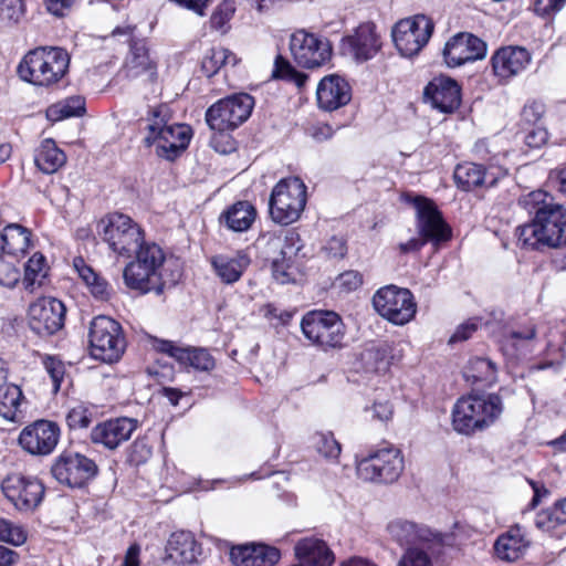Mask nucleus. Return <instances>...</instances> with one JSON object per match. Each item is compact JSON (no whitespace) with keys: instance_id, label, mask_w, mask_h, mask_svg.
<instances>
[{"instance_id":"obj_1","label":"nucleus","mask_w":566,"mask_h":566,"mask_svg":"<svg viewBox=\"0 0 566 566\" xmlns=\"http://www.w3.org/2000/svg\"><path fill=\"white\" fill-rule=\"evenodd\" d=\"M520 203L532 220L516 229L518 244L526 250H543L566 245V208L554 202L545 191L524 196Z\"/></svg>"},{"instance_id":"obj_2","label":"nucleus","mask_w":566,"mask_h":566,"mask_svg":"<svg viewBox=\"0 0 566 566\" xmlns=\"http://www.w3.org/2000/svg\"><path fill=\"white\" fill-rule=\"evenodd\" d=\"M503 409V400L497 394L461 397L452 409V427L461 434L471 436L495 423Z\"/></svg>"},{"instance_id":"obj_3","label":"nucleus","mask_w":566,"mask_h":566,"mask_svg":"<svg viewBox=\"0 0 566 566\" xmlns=\"http://www.w3.org/2000/svg\"><path fill=\"white\" fill-rule=\"evenodd\" d=\"M168 120L166 105L154 107L147 118L143 144L146 148L155 147L158 157L175 160L187 148L191 134L189 126L169 125Z\"/></svg>"},{"instance_id":"obj_4","label":"nucleus","mask_w":566,"mask_h":566,"mask_svg":"<svg viewBox=\"0 0 566 566\" xmlns=\"http://www.w3.org/2000/svg\"><path fill=\"white\" fill-rule=\"evenodd\" d=\"M66 50L57 46H39L30 50L17 67L20 78L38 86H50L64 77L70 66Z\"/></svg>"},{"instance_id":"obj_5","label":"nucleus","mask_w":566,"mask_h":566,"mask_svg":"<svg viewBox=\"0 0 566 566\" xmlns=\"http://www.w3.org/2000/svg\"><path fill=\"white\" fill-rule=\"evenodd\" d=\"M136 260L130 261L124 269L125 284L142 293L155 292L160 295L164 292L160 269L165 261V254L156 243H145L135 251Z\"/></svg>"},{"instance_id":"obj_6","label":"nucleus","mask_w":566,"mask_h":566,"mask_svg":"<svg viewBox=\"0 0 566 566\" xmlns=\"http://www.w3.org/2000/svg\"><path fill=\"white\" fill-rule=\"evenodd\" d=\"M88 343L92 357L108 364L118 361L126 348L120 324L105 315L91 321Z\"/></svg>"},{"instance_id":"obj_7","label":"nucleus","mask_w":566,"mask_h":566,"mask_svg":"<svg viewBox=\"0 0 566 566\" xmlns=\"http://www.w3.org/2000/svg\"><path fill=\"white\" fill-rule=\"evenodd\" d=\"M306 205V186L297 177L281 179L273 188L269 201L271 219L281 226L298 220Z\"/></svg>"},{"instance_id":"obj_8","label":"nucleus","mask_w":566,"mask_h":566,"mask_svg":"<svg viewBox=\"0 0 566 566\" xmlns=\"http://www.w3.org/2000/svg\"><path fill=\"white\" fill-rule=\"evenodd\" d=\"M98 235L118 255L129 258L144 242L140 227L123 213H111L97 224Z\"/></svg>"},{"instance_id":"obj_9","label":"nucleus","mask_w":566,"mask_h":566,"mask_svg":"<svg viewBox=\"0 0 566 566\" xmlns=\"http://www.w3.org/2000/svg\"><path fill=\"white\" fill-rule=\"evenodd\" d=\"M405 469L400 449L386 444L370 452L357 463V475L369 482H396Z\"/></svg>"},{"instance_id":"obj_10","label":"nucleus","mask_w":566,"mask_h":566,"mask_svg":"<svg viewBox=\"0 0 566 566\" xmlns=\"http://www.w3.org/2000/svg\"><path fill=\"white\" fill-rule=\"evenodd\" d=\"M303 335L323 348L342 347L345 326L340 316L332 311H311L301 321Z\"/></svg>"},{"instance_id":"obj_11","label":"nucleus","mask_w":566,"mask_h":566,"mask_svg":"<svg viewBox=\"0 0 566 566\" xmlns=\"http://www.w3.org/2000/svg\"><path fill=\"white\" fill-rule=\"evenodd\" d=\"M253 107L250 94H233L212 104L206 112V122L216 132L233 130L250 117Z\"/></svg>"},{"instance_id":"obj_12","label":"nucleus","mask_w":566,"mask_h":566,"mask_svg":"<svg viewBox=\"0 0 566 566\" xmlns=\"http://www.w3.org/2000/svg\"><path fill=\"white\" fill-rule=\"evenodd\" d=\"M373 306L380 316L396 325L409 323L417 311L412 293L396 285L379 289L373 296Z\"/></svg>"},{"instance_id":"obj_13","label":"nucleus","mask_w":566,"mask_h":566,"mask_svg":"<svg viewBox=\"0 0 566 566\" xmlns=\"http://www.w3.org/2000/svg\"><path fill=\"white\" fill-rule=\"evenodd\" d=\"M96 463L77 452L64 451L53 462L51 473L61 484L82 488L97 474Z\"/></svg>"},{"instance_id":"obj_14","label":"nucleus","mask_w":566,"mask_h":566,"mask_svg":"<svg viewBox=\"0 0 566 566\" xmlns=\"http://www.w3.org/2000/svg\"><path fill=\"white\" fill-rule=\"evenodd\" d=\"M433 22L423 14L400 20L392 29V40L403 56H413L427 44Z\"/></svg>"},{"instance_id":"obj_15","label":"nucleus","mask_w":566,"mask_h":566,"mask_svg":"<svg viewBox=\"0 0 566 566\" xmlns=\"http://www.w3.org/2000/svg\"><path fill=\"white\" fill-rule=\"evenodd\" d=\"M290 51L295 63L305 69H316L324 65L332 56L328 40L297 30L290 36Z\"/></svg>"},{"instance_id":"obj_16","label":"nucleus","mask_w":566,"mask_h":566,"mask_svg":"<svg viewBox=\"0 0 566 566\" xmlns=\"http://www.w3.org/2000/svg\"><path fill=\"white\" fill-rule=\"evenodd\" d=\"M4 496L22 512L35 510L43 500L44 486L34 476L20 473L8 475L1 484Z\"/></svg>"},{"instance_id":"obj_17","label":"nucleus","mask_w":566,"mask_h":566,"mask_svg":"<svg viewBox=\"0 0 566 566\" xmlns=\"http://www.w3.org/2000/svg\"><path fill=\"white\" fill-rule=\"evenodd\" d=\"M66 308L54 297H41L28 311L29 326L42 337L51 336L64 326Z\"/></svg>"},{"instance_id":"obj_18","label":"nucleus","mask_w":566,"mask_h":566,"mask_svg":"<svg viewBox=\"0 0 566 566\" xmlns=\"http://www.w3.org/2000/svg\"><path fill=\"white\" fill-rule=\"evenodd\" d=\"M387 532L390 537L401 546H424L430 549L434 546H443L446 536L433 532L426 525L406 520H394L388 523Z\"/></svg>"},{"instance_id":"obj_19","label":"nucleus","mask_w":566,"mask_h":566,"mask_svg":"<svg viewBox=\"0 0 566 566\" xmlns=\"http://www.w3.org/2000/svg\"><path fill=\"white\" fill-rule=\"evenodd\" d=\"M60 436V427L55 422L36 420L20 432L19 443L30 454L48 455L56 448Z\"/></svg>"},{"instance_id":"obj_20","label":"nucleus","mask_w":566,"mask_h":566,"mask_svg":"<svg viewBox=\"0 0 566 566\" xmlns=\"http://www.w3.org/2000/svg\"><path fill=\"white\" fill-rule=\"evenodd\" d=\"M413 202L417 211L418 233L434 245L448 241L451 237V230L436 205L423 197H417Z\"/></svg>"},{"instance_id":"obj_21","label":"nucleus","mask_w":566,"mask_h":566,"mask_svg":"<svg viewBox=\"0 0 566 566\" xmlns=\"http://www.w3.org/2000/svg\"><path fill=\"white\" fill-rule=\"evenodd\" d=\"M486 55V44L471 33H458L444 45L443 59L449 67L482 60Z\"/></svg>"},{"instance_id":"obj_22","label":"nucleus","mask_w":566,"mask_h":566,"mask_svg":"<svg viewBox=\"0 0 566 566\" xmlns=\"http://www.w3.org/2000/svg\"><path fill=\"white\" fill-rule=\"evenodd\" d=\"M423 101L443 114H451L461 104V88L448 76L433 77L423 90Z\"/></svg>"},{"instance_id":"obj_23","label":"nucleus","mask_w":566,"mask_h":566,"mask_svg":"<svg viewBox=\"0 0 566 566\" xmlns=\"http://www.w3.org/2000/svg\"><path fill=\"white\" fill-rule=\"evenodd\" d=\"M506 174L501 166L491 165L485 168L479 164L463 163L455 167L453 177L459 188L470 191L478 187L492 188Z\"/></svg>"},{"instance_id":"obj_24","label":"nucleus","mask_w":566,"mask_h":566,"mask_svg":"<svg viewBox=\"0 0 566 566\" xmlns=\"http://www.w3.org/2000/svg\"><path fill=\"white\" fill-rule=\"evenodd\" d=\"M134 31L135 27L132 25L117 27L113 31L114 35H129L130 51L125 61L127 75L137 77L146 74L150 80H154L157 74L156 63L150 57L145 41L134 39Z\"/></svg>"},{"instance_id":"obj_25","label":"nucleus","mask_w":566,"mask_h":566,"mask_svg":"<svg viewBox=\"0 0 566 566\" xmlns=\"http://www.w3.org/2000/svg\"><path fill=\"white\" fill-rule=\"evenodd\" d=\"M137 428V420L127 417L111 419L98 423L91 431L93 443L102 444L109 450L118 448L127 441Z\"/></svg>"},{"instance_id":"obj_26","label":"nucleus","mask_w":566,"mask_h":566,"mask_svg":"<svg viewBox=\"0 0 566 566\" xmlns=\"http://www.w3.org/2000/svg\"><path fill=\"white\" fill-rule=\"evenodd\" d=\"M316 99L321 109L326 112L336 111L350 102V85L337 74L326 75L317 85Z\"/></svg>"},{"instance_id":"obj_27","label":"nucleus","mask_w":566,"mask_h":566,"mask_svg":"<svg viewBox=\"0 0 566 566\" xmlns=\"http://www.w3.org/2000/svg\"><path fill=\"white\" fill-rule=\"evenodd\" d=\"M153 346L156 350L175 358L180 365L191 366L198 370H211L214 367V359L207 349L182 348L172 342L155 338Z\"/></svg>"},{"instance_id":"obj_28","label":"nucleus","mask_w":566,"mask_h":566,"mask_svg":"<svg viewBox=\"0 0 566 566\" xmlns=\"http://www.w3.org/2000/svg\"><path fill=\"white\" fill-rule=\"evenodd\" d=\"M531 62V54L521 46L502 48L492 56L494 74L503 80L523 72Z\"/></svg>"},{"instance_id":"obj_29","label":"nucleus","mask_w":566,"mask_h":566,"mask_svg":"<svg viewBox=\"0 0 566 566\" xmlns=\"http://www.w3.org/2000/svg\"><path fill=\"white\" fill-rule=\"evenodd\" d=\"M294 553L301 566H332L335 560L334 553L326 542L316 536L298 539L294 546Z\"/></svg>"},{"instance_id":"obj_30","label":"nucleus","mask_w":566,"mask_h":566,"mask_svg":"<svg viewBox=\"0 0 566 566\" xmlns=\"http://www.w3.org/2000/svg\"><path fill=\"white\" fill-rule=\"evenodd\" d=\"M214 274L224 284L238 282L251 263V259L243 250L232 254H217L210 260Z\"/></svg>"},{"instance_id":"obj_31","label":"nucleus","mask_w":566,"mask_h":566,"mask_svg":"<svg viewBox=\"0 0 566 566\" xmlns=\"http://www.w3.org/2000/svg\"><path fill=\"white\" fill-rule=\"evenodd\" d=\"M230 557L237 566H273L280 559V551L263 544L240 546L231 549Z\"/></svg>"},{"instance_id":"obj_32","label":"nucleus","mask_w":566,"mask_h":566,"mask_svg":"<svg viewBox=\"0 0 566 566\" xmlns=\"http://www.w3.org/2000/svg\"><path fill=\"white\" fill-rule=\"evenodd\" d=\"M375 24L363 23L346 39L349 52L357 61L371 59L380 49L379 38Z\"/></svg>"},{"instance_id":"obj_33","label":"nucleus","mask_w":566,"mask_h":566,"mask_svg":"<svg viewBox=\"0 0 566 566\" xmlns=\"http://www.w3.org/2000/svg\"><path fill=\"white\" fill-rule=\"evenodd\" d=\"M31 243V231L18 224H8L0 232V253L8 259H18L28 251Z\"/></svg>"},{"instance_id":"obj_34","label":"nucleus","mask_w":566,"mask_h":566,"mask_svg":"<svg viewBox=\"0 0 566 566\" xmlns=\"http://www.w3.org/2000/svg\"><path fill=\"white\" fill-rule=\"evenodd\" d=\"M528 546L530 542L525 538L522 527L515 525L496 539L494 551L500 559L515 562L525 554Z\"/></svg>"},{"instance_id":"obj_35","label":"nucleus","mask_w":566,"mask_h":566,"mask_svg":"<svg viewBox=\"0 0 566 566\" xmlns=\"http://www.w3.org/2000/svg\"><path fill=\"white\" fill-rule=\"evenodd\" d=\"M167 551L169 557L176 563L190 565L201 554V546L197 543L191 532L179 531L171 534Z\"/></svg>"},{"instance_id":"obj_36","label":"nucleus","mask_w":566,"mask_h":566,"mask_svg":"<svg viewBox=\"0 0 566 566\" xmlns=\"http://www.w3.org/2000/svg\"><path fill=\"white\" fill-rule=\"evenodd\" d=\"M256 217L255 208L248 201H238L221 216L220 222L233 232L248 231Z\"/></svg>"},{"instance_id":"obj_37","label":"nucleus","mask_w":566,"mask_h":566,"mask_svg":"<svg viewBox=\"0 0 566 566\" xmlns=\"http://www.w3.org/2000/svg\"><path fill=\"white\" fill-rule=\"evenodd\" d=\"M73 265L96 300L108 301L111 298L113 289L108 282L87 265L82 258H75Z\"/></svg>"},{"instance_id":"obj_38","label":"nucleus","mask_w":566,"mask_h":566,"mask_svg":"<svg viewBox=\"0 0 566 566\" xmlns=\"http://www.w3.org/2000/svg\"><path fill=\"white\" fill-rule=\"evenodd\" d=\"M65 161V154L52 139H44L35 150L34 163L44 174L50 175L56 172Z\"/></svg>"},{"instance_id":"obj_39","label":"nucleus","mask_w":566,"mask_h":566,"mask_svg":"<svg viewBox=\"0 0 566 566\" xmlns=\"http://www.w3.org/2000/svg\"><path fill=\"white\" fill-rule=\"evenodd\" d=\"M23 394L19 386L9 382L0 385V416L8 421H15Z\"/></svg>"},{"instance_id":"obj_40","label":"nucleus","mask_w":566,"mask_h":566,"mask_svg":"<svg viewBox=\"0 0 566 566\" xmlns=\"http://www.w3.org/2000/svg\"><path fill=\"white\" fill-rule=\"evenodd\" d=\"M85 113V101L82 96H71L51 105L46 109L49 120L57 122L70 117H78Z\"/></svg>"},{"instance_id":"obj_41","label":"nucleus","mask_w":566,"mask_h":566,"mask_svg":"<svg viewBox=\"0 0 566 566\" xmlns=\"http://www.w3.org/2000/svg\"><path fill=\"white\" fill-rule=\"evenodd\" d=\"M48 274V265L44 255L34 253L24 265V289L32 292L43 284Z\"/></svg>"},{"instance_id":"obj_42","label":"nucleus","mask_w":566,"mask_h":566,"mask_svg":"<svg viewBox=\"0 0 566 566\" xmlns=\"http://www.w3.org/2000/svg\"><path fill=\"white\" fill-rule=\"evenodd\" d=\"M237 63L235 55L228 49L218 46L212 48L205 54L201 62L202 73L211 77L218 73V71L228 64L234 65Z\"/></svg>"},{"instance_id":"obj_43","label":"nucleus","mask_w":566,"mask_h":566,"mask_svg":"<svg viewBox=\"0 0 566 566\" xmlns=\"http://www.w3.org/2000/svg\"><path fill=\"white\" fill-rule=\"evenodd\" d=\"M361 361L367 373H386L390 365L389 347L381 344L366 348L361 353Z\"/></svg>"},{"instance_id":"obj_44","label":"nucleus","mask_w":566,"mask_h":566,"mask_svg":"<svg viewBox=\"0 0 566 566\" xmlns=\"http://www.w3.org/2000/svg\"><path fill=\"white\" fill-rule=\"evenodd\" d=\"M464 376L473 382L492 384L496 378V366L488 358L474 357L469 360Z\"/></svg>"},{"instance_id":"obj_45","label":"nucleus","mask_w":566,"mask_h":566,"mask_svg":"<svg viewBox=\"0 0 566 566\" xmlns=\"http://www.w3.org/2000/svg\"><path fill=\"white\" fill-rule=\"evenodd\" d=\"M442 546L426 548L424 546L408 547L401 555L397 566H433L432 557L439 554Z\"/></svg>"},{"instance_id":"obj_46","label":"nucleus","mask_w":566,"mask_h":566,"mask_svg":"<svg viewBox=\"0 0 566 566\" xmlns=\"http://www.w3.org/2000/svg\"><path fill=\"white\" fill-rule=\"evenodd\" d=\"M272 76L274 78L292 82L297 87H302L308 78L306 74L296 71L294 66L282 55H277L275 57Z\"/></svg>"},{"instance_id":"obj_47","label":"nucleus","mask_w":566,"mask_h":566,"mask_svg":"<svg viewBox=\"0 0 566 566\" xmlns=\"http://www.w3.org/2000/svg\"><path fill=\"white\" fill-rule=\"evenodd\" d=\"M536 337V328L533 324H527L518 329L505 332L501 343L505 348L518 349Z\"/></svg>"},{"instance_id":"obj_48","label":"nucleus","mask_w":566,"mask_h":566,"mask_svg":"<svg viewBox=\"0 0 566 566\" xmlns=\"http://www.w3.org/2000/svg\"><path fill=\"white\" fill-rule=\"evenodd\" d=\"M23 13V0H0V27L17 23Z\"/></svg>"},{"instance_id":"obj_49","label":"nucleus","mask_w":566,"mask_h":566,"mask_svg":"<svg viewBox=\"0 0 566 566\" xmlns=\"http://www.w3.org/2000/svg\"><path fill=\"white\" fill-rule=\"evenodd\" d=\"M92 420V410L82 403L70 409L66 415V423L71 430L85 429L91 424Z\"/></svg>"},{"instance_id":"obj_50","label":"nucleus","mask_w":566,"mask_h":566,"mask_svg":"<svg viewBox=\"0 0 566 566\" xmlns=\"http://www.w3.org/2000/svg\"><path fill=\"white\" fill-rule=\"evenodd\" d=\"M315 448L319 454L328 460H335L340 453V444L332 433H317L315 436Z\"/></svg>"},{"instance_id":"obj_51","label":"nucleus","mask_w":566,"mask_h":566,"mask_svg":"<svg viewBox=\"0 0 566 566\" xmlns=\"http://www.w3.org/2000/svg\"><path fill=\"white\" fill-rule=\"evenodd\" d=\"M234 11L235 7L233 1H223L210 18L211 28L224 33L227 31V24L233 17Z\"/></svg>"},{"instance_id":"obj_52","label":"nucleus","mask_w":566,"mask_h":566,"mask_svg":"<svg viewBox=\"0 0 566 566\" xmlns=\"http://www.w3.org/2000/svg\"><path fill=\"white\" fill-rule=\"evenodd\" d=\"M20 280V270L12 260L0 253V286L12 289Z\"/></svg>"},{"instance_id":"obj_53","label":"nucleus","mask_w":566,"mask_h":566,"mask_svg":"<svg viewBox=\"0 0 566 566\" xmlns=\"http://www.w3.org/2000/svg\"><path fill=\"white\" fill-rule=\"evenodd\" d=\"M27 535L24 531L12 524L11 522L0 518V541L13 545H21L25 542Z\"/></svg>"},{"instance_id":"obj_54","label":"nucleus","mask_w":566,"mask_h":566,"mask_svg":"<svg viewBox=\"0 0 566 566\" xmlns=\"http://www.w3.org/2000/svg\"><path fill=\"white\" fill-rule=\"evenodd\" d=\"M365 412L369 415L373 420L387 422L392 418L394 408L388 400H375L370 407L365 408Z\"/></svg>"},{"instance_id":"obj_55","label":"nucleus","mask_w":566,"mask_h":566,"mask_svg":"<svg viewBox=\"0 0 566 566\" xmlns=\"http://www.w3.org/2000/svg\"><path fill=\"white\" fill-rule=\"evenodd\" d=\"M43 365L52 379L54 391H57L65 373L63 363L55 357L46 356L43 359Z\"/></svg>"},{"instance_id":"obj_56","label":"nucleus","mask_w":566,"mask_h":566,"mask_svg":"<svg viewBox=\"0 0 566 566\" xmlns=\"http://www.w3.org/2000/svg\"><path fill=\"white\" fill-rule=\"evenodd\" d=\"M557 514H555L552 507L542 510L536 514L535 525L538 530L547 533H552L557 527L563 526V523L556 518Z\"/></svg>"},{"instance_id":"obj_57","label":"nucleus","mask_w":566,"mask_h":566,"mask_svg":"<svg viewBox=\"0 0 566 566\" xmlns=\"http://www.w3.org/2000/svg\"><path fill=\"white\" fill-rule=\"evenodd\" d=\"M473 154L480 160H485L489 166H500V154H493L489 142L485 139L478 140L473 146Z\"/></svg>"},{"instance_id":"obj_58","label":"nucleus","mask_w":566,"mask_h":566,"mask_svg":"<svg viewBox=\"0 0 566 566\" xmlns=\"http://www.w3.org/2000/svg\"><path fill=\"white\" fill-rule=\"evenodd\" d=\"M338 283L347 291H355L363 284V276L357 271H346L338 276Z\"/></svg>"},{"instance_id":"obj_59","label":"nucleus","mask_w":566,"mask_h":566,"mask_svg":"<svg viewBox=\"0 0 566 566\" xmlns=\"http://www.w3.org/2000/svg\"><path fill=\"white\" fill-rule=\"evenodd\" d=\"M324 249L327 255L334 259L343 258L347 252L346 241L339 237L331 238Z\"/></svg>"},{"instance_id":"obj_60","label":"nucleus","mask_w":566,"mask_h":566,"mask_svg":"<svg viewBox=\"0 0 566 566\" xmlns=\"http://www.w3.org/2000/svg\"><path fill=\"white\" fill-rule=\"evenodd\" d=\"M544 114V105L537 102L528 103L522 111V117L526 123H537Z\"/></svg>"},{"instance_id":"obj_61","label":"nucleus","mask_w":566,"mask_h":566,"mask_svg":"<svg viewBox=\"0 0 566 566\" xmlns=\"http://www.w3.org/2000/svg\"><path fill=\"white\" fill-rule=\"evenodd\" d=\"M479 325L474 321H469L460 325L453 335L450 337V343L462 342L470 338V336L478 329Z\"/></svg>"},{"instance_id":"obj_62","label":"nucleus","mask_w":566,"mask_h":566,"mask_svg":"<svg viewBox=\"0 0 566 566\" xmlns=\"http://www.w3.org/2000/svg\"><path fill=\"white\" fill-rule=\"evenodd\" d=\"M75 0H45L49 12L56 17H63L72 8Z\"/></svg>"},{"instance_id":"obj_63","label":"nucleus","mask_w":566,"mask_h":566,"mask_svg":"<svg viewBox=\"0 0 566 566\" xmlns=\"http://www.w3.org/2000/svg\"><path fill=\"white\" fill-rule=\"evenodd\" d=\"M548 134L544 128H535L528 132L525 136V143L532 148H538L547 140Z\"/></svg>"},{"instance_id":"obj_64","label":"nucleus","mask_w":566,"mask_h":566,"mask_svg":"<svg viewBox=\"0 0 566 566\" xmlns=\"http://www.w3.org/2000/svg\"><path fill=\"white\" fill-rule=\"evenodd\" d=\"M566 0H537L536 11L542 14L555 13L562 10Z\"/></svg>"}]
</instances>
